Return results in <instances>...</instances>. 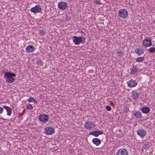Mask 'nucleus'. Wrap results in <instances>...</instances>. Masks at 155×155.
<instances>
[{"label":"nucleus","instance_id":"bb28decb","mask_svg":"<svg viewBox=\"0 0 155 155\" xmlns=\"http://www.w3.org/2000/svg\"><path fill=\"white\" fill-rule=\"evenodd\" d=\"M45 32L43 30H41L39 31V34L41 35H44L45 34Z\"/></svg>","mask_w":155,"mask_h":155},{"label":"nucleus","instance_id":"6e6552de","mask_svg":"<svg viewBox=\"0 0 155 155\" xmlns=\"http://www.w3.org/2000/svg\"><path fill=\"white\" fill-rule=\"evenodd\" d=\"M116 155H128V152L125 149H121L117 151Z\"/></svg>","mask_w":155,"mask_h":155},{"label":"nucleus","instance_id":"aec40b11","mask_svg":"<svg viewBox=\"0 0 155 155\" xmlns=\"http://www.w3.org/2000/svg\"><path fill=\"white\" fill-rule=\"evenodd\" d=\"M140 71V69L138 68L137 67H136L135 66H134L132 68L131 71V73L133 74H135L136 72H138Z\"/></svg>","mask_w":155,"mask_h":155},{"label":"nucleus","instance_id":"cd10ccee","mask_svg":"<svg viewBox=\"0 0 155 155\" xmlns=\"http://www.w3.org/2000/svg\"><path fill=\"white\" fill-rule=\"evenodd\" d=\"M32 108H33V107L32 106V105L31 104H29V105H28L27 106L26 108L27 109H28V110L31 109Z\"/></svg>","mask_w":155,"mask_h":155},{"label":"nucleus","instance_id":"473e14b6","mask_svg":"<svg viewBox=\"0 0 155 155\" xmlns=\"http://www.w3.org/2000/svg\"><path fill=\"white\" fill-rule=\"evenodd\" d=\"M3 110L4 109L2 107H0V114L2 113Z\"/></svg>","mask_w":155,"mask_h":155},{"label":"nucleus","instance_id":"b1692460","mask_svg":"<svg viewBox=\"0 0 155 155\" xmlns=\"http://www.w3.org/2000/svg\"><path fill=\"white\" fill-rule=\"evenodd\" d=\"M123 110L124 112L127 113L129 111V108L127 106H125L124 107Z\"/></svg>","mask_w":155,"mask_h":155},{"label":"nucleus","instance_id":"c85d7f7f","mask_svg":"<svg viewBox=\"0 0 155 155\" xmlns=\"http://www.w3.org/2000/svg\"><path fill=\"white\" fill-rule=\"evenodd\" d=\"M118 54H117L119 56H121V55L123 54L124 53L123 51L122 50H120V51H118Z\"/></svg>","mask_w":155,"mask_h":155},{"label":"nucleus","instance_id":"f257e3e1","mask_svg":"<svg viewBox=\"0 0 155 155\" xmlns=\"http://www.w3.org/2000/svg\"><path fill=\"white\" fill-rule=\"evenodd\" d=\"M4 77L6 78L5 81L7 82L11 83L14 82L15 79L13 77H15L16 74L13 73L6 72L4 73Z\"/></svg>","mask_w":155,"mask_h":155},{"label":"nucleus","instance_id":"5701e85b","mask_svg":"<svg viewBox=\"0 0 155 155\" xmlns=\"http://www.w3.org/2000/svg\"><path fill=\"white\" fill-rule=\"evenodd\" d=\"M27 100L29 102H34L35 104L36 103V102L35 99L34 98L32 97H30Z\"/></svg>","mask_w":155,"mask_h":155},{"label":"nucleus","instance_id":"f03ea898","mask_svg":"<svg viewBox=\"0 0 155 155\" xmlns=\"http://www.w3.org/2000/svg\"><path fill=\"white\" fill-rule=\"evenodd\" d=\"M118 15L120 18L125 19L128 16V12L126 10L122 9L119 11Z\"/></svg>","mask_w":155,"mask_h":155},{"label":"nucleus","instance_id":"393cba45","mask_svg":"<svg viewBox=\"0 0 155 155\" xmlns=\"http://www.w3.org/2000/svg\"><path fill=\"white\" fill-rule=\"evenodd\" d=\"M148 51L151 53H153L155 52V48L151 47L148 49Z\"/></svg>","mask_w":155,"mask_h":155},{"label":"nucleus","instance_id":"7ed1b4c3","mask_svg":"<svg viewBox=\"0 0 155 155\" xmlns=\"http://www.w3.org/2000/svg\"><path fill=\"white\" fill-rule=\"evenodd\" d=\"M38 119L41 122L45 123L48 121L49 117L47 115L42 114L38 116Z\"/></svg>","mask_w":155,"mask_h":155},{"label":"nucleus","instance_id":"9d476101","mask_svg":"<svg viewBox=\"0 0 155 155\" xmlns=\"http://www.w3.org/2000/svg\"><path fill=\"white\" fill-rule=\"evenodd\" d=\"M41 10V8L39 6L37 5L34 7L32 8L30 11L34 13L38 12Z\"/></svg>","mask_w":155,"mask_h":155},{"label":"nucleus","instance_id":"dca6fc26","mask_svg":"<svg viewBox=\"0 0 155 155\" xmlns=\"http://www.w3.org/2000/svg\"><path fill=\"white\" fill-rule=\"evenodd\" d=\"M139 93H138L137 90L133 91H132V97L134 99H137L139 97L138 95Z\"/></svg>","mask_w":155,"mask_h":155},{"label":"nucleus","instance_id":"4be33fe9","mask_svg":"<svg viewBox=\"0 0 155 155\" xmlns=\"http://www.w3.org/2000/svg\"><path fill=\"white\" fill-rule=\"evenodd\" d=\"M36 64L40 66H43V62L40 59H39L36 62Z\"/></svg>","mask_w":155,"mask_h":155},{"label":"nucleus","instance_id":"a878e982","mask_svg":"<svg viewBox=\"0 0 155 155\" xmlns=\"http://www.w3.org/2000/svg\"><path fill=\"white\" fill-rule=\"evenodd\" d=\"M7 115L10 116L12 113V109L10 108L7 110Z\"/></svg>","mask_w":155,"mask_h":155},{"label":"nucleus","instance_id":"1a4fd4ad","mask_svg":"<svg viewBox=\"0 0 155 155\" xmlns=\"http://www.w3.org/2000/svg\"><path fill=\"white\" fill-rule=\"evenodd\" d=\"M58 6V8L61 10H65L67 7L66 3L63 1L59 2Z\"/></svg>","mask_w":155,"mask_h":155},{"label":"nucleus","instance_id":"4468645a","mask_svg":"<svg viewBox=\"0 0 155 155\" xmlns=\"http://www.w3.org/2000/svg\"><path fill=\"white\" fill-rule=\"evenodd\" d=\"M35 49L34 47L31 45L27 46L25 48L26 51L29 53L33 52L35 50Z\"/></svg>","mask_w":155,"mask_h":155},{"label":"nucleus","instance_id":"7c9ffc66","mask_svg":"<svg viewBox=\"0 0 155 155\" xmlns=\"http://www.w3.org/2000/svg\"><path fill=\"white\" fill-rule=\"evenodd\" d=\"M95 2L97 5H100L101 4L100 0H95Z\"/></svg>","mask_w":155,"mask_h":155},{"label":"nucleus","instance_id":"ddd939ff","mask_svg":"<svg viewBox=\"0 0 155 155\" xmlns=\"http://www.w3.org/2000/svg\"><path fill=\"white\" fill-rule=\"evenodd\" d=\"M133 114L134 116L137 118H143V117L142 116V113L140 112L135 110L134 111Z\"/></svg>","mask_w":155,"mask_h":155},{"label":"nucleus","instance_id":"9b49d317","mask_svg":"<svg viewBox=\"0 0 155 155\" xmlns=\"http://www.w3.org/2000/svg\"><path fill=\"white\" fill-rule=\"evenodd\" d=\"M128 86L130 87H135L137 85V82L134 80H131L127 82Z\"/></svg>","mask_w":155,"mask_h":155},{"label":"nucleus","instance_id":"412c9836","mask_svg":"<svg viewBox=\"0 0 155 155\" xmlns=\"http://www.w3.org/2000/svg\"><path fill=\"white\" fill-rule=\"evenodd\" d=\"M145 60L144 56L140 57L137 58L136 59V61L137 62H142Z\"/></svg>","mask_w":155,"mask_h":155},{"label":"nucleus","instance_id":"f8f14e48","mask_svg":"<svg viewBox=\"0 0 155 155\" xmlns=\"http://www.w3.org/2000/svg\"><path fill=\"white\" fill-rule=\"evenodd\" d=\"M143 44L145 47H150L152 45L151 41L150 39H145L143 41Z\"/></svg>","mask_w":155,"mask_h":155},{"label":"nucleus","instance_id":"2eb2a0df","mask_svg":"<svg viewBox=\"0 0 155 155\" xmlns=\"http://www.w3.org/2000/svg\"><path fill=\"white\" fill-rule=\"evenodd\" d=\"M103 134V132L101 131H94L90 133V134L97 137L99 135Z\"/></svg>","mask_w":155,"mask_h":155},{"label":"nucleus","instance_id":"a211bd4d","mask_svg":"<svg viewBox=\"0 0 155 155\" xmlns=\"http://www.w3.org/2000/svg\"><path fill=\"white\" fill-rule=\"evenodd\" d=\"M135 52L138 55H140L141 54H143L144 53V51L142 49L136 48L135 50Z\"/></svg>","mask_w":155,"mask_h":155},{"label":"nucleus","instance_id":"423d86ee","mask_svg":"<svg viewBox=\"0 0 155 155\" xmlns=\"http://www.w3.org/2000/svg\"><path fill=\"white\" fill-rule=\"evenodd\" d=\"M138 135L141 138H143L145 137L147 134V132L144 129H140L137 131Z\"/></svg>","mask_w":155,"mask_h":155},{"label":"nucleus","instance_id":"2f4dec72","mask_svg":"<svg viewBox=\"0 0 155 155\" xmlns=\"http://www.w3.org/2000/svg\"><path fill=\"white\" fill-rule=\"evenodd\" d=\"M2 108H4V109H5L7 110L10 107H8L5 106V105H4V106H3Z\"/></svg>","mask_w":155,"mask_h":155},{"label":"nucleus","instance_id":"f3484780","mask_svg":"<svg viewBox=\"0 0 155 155\" xmlns=\"http://www.w3.org/2000/svg\"><path fill=\"white\" fill-rule=\"evenodd\" d=\"M93 143L98 146L101 143V141L100 140L97 138H94L92 140Z\"/></svg>","mask_w":155,"mask_h":155},{"label":"nucleus","instance_id":"39448f33","mask_svg":"<svg viewBox=\"0 0 155 155\" xmlns=\"http://www.w3.org/2000/svg\"><path fill=\"white\" fill-rule=\"evenodd\" d=\"M45 132L48 135H51L55 132L54 128L52 127H47L45 129Z\"/></svg>","mask_w":155,"mask_h":155},{"label":"nucleus","instance_id":"6ab92c4d","mask_svg":"<svg viewBox=\"0 0 155 155\" xmlns=\"http://www.w3.org/2000/svg\"><path fill=\"white\" fill-rule=\"evenodd\" d=\"M141 111L143 113L148 114L150 111V109L148 107H145L142 108Z\"/></svg>","mask_w":155,"mask_h":155},{"label":"nucleus","instance_id":"c756f323","mask_svg":"<svg viewBox=\"0 0 155 155\" xmlns=\"http://www.w3.org/2000/svg\"><path fill=\"white\" fill-rule=\"evenodd\" d=\"M105 107H106V110L108 111H110L111 110V108L109 105L106 106Z\"/></svg>","mask_w":155,"mask_h":155},{"label":"nucleus","instance_id":"0eeeda50","mask_svg":"<svg viewBox=\"0 0 155 155\" xmlns=\"http://www.w3.org/2000/svg\"><path fill=\"white\" fill-rule=\"evenodd\" d=\"M84 126L86 129H91L94 128L95 124L92 122L87 121L85 123Z\"/></svg>","mask_w":155,"mask_h":155},{"label":"nucleus","instance_id":"20e7f679","mask_svg":"<svg viewBox=\"0 0 155 155\" xmlns=\"http://www.w3.org/2000/svg\"><path fill=\"white\" fill-rule=\"evenodd\" d=\"M72 40L75 45H78L82 42V37L74 36L72 38Z\"/></svg>","mask_w":155,"mask_h":155}]
</instances>
